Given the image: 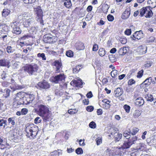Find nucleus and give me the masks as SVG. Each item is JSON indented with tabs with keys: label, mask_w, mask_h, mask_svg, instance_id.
<instances>
[{
	"label": "nucleus",
	"mask_w": 156,
	"mask_h": 156,
	"mask_svg": "<svg viewBox=\"0 0 156 156\" xmlns=\"http://www.w3.org/2000/svg\"><path fill=\"white\" fill-rule=\"evenodd\" d=\"M25 131L27 133V136L29 137L31 136L34 138L37 134L38 131V128L34 124H27L26 126Z\"/></svg>",
	"instance_id": "obj_1"
},
{
	"label": "nucleus",
	"mask_w": 156,
	"mask_h": 156,
	"mask_svg": "<svg viewBox=\"0 0 156 156\" xmlns=\"http://www.w3.org/2000/svg\"><path fill=\"white\" fill-rule=\"evenodd\" d=\"M38 67L36 64H32L24 67L23 70L27 73L30 75H34L37 72Z\"/></svg>",
	"instance_id": "obj_2"
},
{
	"label": "nucleus",
	"mask_w": 156,
	"mask_h": 156,
	"mask_svg": "<svg viewBox=\"0 0 156 156\" xmlns=\"http://www.w3.org/2000/svg\"><path fill=\"white\" fill-rule=\"evenodd\" d=\"M66 76L64 73H61L55 76H52L50 79L51 81L55 83H58L60 82L65 81Z\"/></svg>",
	"instance_id": "obj_3"
},
{
	"label": "nucleus",
	"mask_w": 156,
	"mask_h": 156,
	"mask_svg": "<svg viewBox=\"0 0 156 156\" xmlns=\"http://www.w3.org/2000/svg\"><path fill=\"white\" fill-rule=\"evenodd\" d=\"M35 11L36 12L37 16L36 17L37 21L40 22V24L44 25V21L42 20L43 16V11L40 6H38L34 9Z\"/></svg>",
	"instance_id": "obj_4"
},
{
	"label": "nucleus",
	"mask_w": 156,
	"mask_h": 156,
	"mask_svg": "<svg viewBox=\"0 0 156 156\" xmlns=\"http://www.w3.org/2000/svg\"><path fill=\"white\" fill-rule=\"evenodd\" d=\"M38 114L41 116L44 113L49 112L48 108L46 106L41 105L38 106Z\"/></svg>",
	"instance_id": "obj_5"
},
{
	"label": "nucleus",
	"mask_w": 156,
	"mask_h": 156,
	"mask_svg": "<svg viewBox=\"0 0 156 156\" xmlns=\"http://www.w3.org/2000/svg\"><path fill=\"white\" fill-rule=\"evenodd\" d=\"M38 86L40 88L44 89H47L50 87L49 83L45 80L39 82L38 84Z\"/></svg>",
	"instance_id": "obj_6"
},
{
	"label": "nucleus",
	"mask_w": 156,
	"mask_h": 156,
	"mask_svg": "<svg viewBox=\"0 0 156 156\" xmlns=\"http://www.w3.org/2000/svg\"><path fill=\"white\" fill-rule=\"evenodd\" d=\"M110 129L112 130L113 131V132L111 133L110 134L114 136L115 141L116 142L119 141L122 138V134L121 133H119L117 132H116L115 130H114L113 129Z\"/></svg>",
	"instance_id": "obj_7"
},
{
	"label": "nucleus",
	"mask_w": 156,
	"mask_h": 156,
	"mask_svg": "<svg viewBox=\"0 0 156 156\" xmlns=\"http://www.w3.org/2000/svg\"><path fill=\"white\" fill-rule=\"evenodd\" d=\"M12 32L16 34H20L21 32V30L19 25H16V22L13 23V25L12 26Z\"/></svg>",
	"instance_id": "obj_8"
},
{
	"label": "nucleus",
	"mask_w": 156,
	"mask_h": 156,
	"mask_svg": "<svg viewBox=\"0 0 156 156\" xmlns=\"http://www.w3.org/2000/svg\"><path fill=\"white\" fill-rule=\"evenodd\" d=\"M53 37L49 34H47L44 36L43 41L45 43H53Z\"/></svg>",
	"instance_id": "obj_9"
},
{
	"label": "nucleus",
	"mask_w": 156,
	"mask_h": 156,
	"mask_svg": "<svg viewBox=\"0 0 156 156\" xmlns=\"http://www.w3.org/2000/svg\"><path fill=\"white\" fill-rule=\"evenodd\" d=\"M53 66L56 67L55 72L56 73H58L60 72V69L62 68V63L58 60H55L53 63Z\"/></svg>",
	"instance_id": "obj_10"
},
{
	"label": "nucleus",
	"mask_w": 156,
	"mask_h": 156,
	"mask_svg": "<svg viewBox=\"0 0 156 156\" xmlns=\"http://www.w3.org/2000/svg\"><path fill=\"white\" fill-rule=\"evenodd\" d=\"M130 14V9L129 8H127L123 12L122 18L123 19H126L129 17Z\"/></svg>",
	"instance_id": "obj_11"
},
{
	"label": "nucleus",
	"mask_w": 156,
	"mask_h": 156,
	"mask_svg": "<svg viewBox=\"0 0 156 156\" xmlns=\"http://www.w3.org/2000/svg\"><path fill=\"white\" fill-rule=\"evenodd\" d=\"M75 47L78 50H83L85 48L84 44L81 42L76 43L75 44Z\"/></svg>",
	"instance_id": "obj_12"
},
{
	"label": "nucleus",
	"mask_w": 156,
	"mask_h": 156,
	"mask_svg": "<svg viewBox=\"0 0 156 156\" xmlns=\"http://www.w3.org/2000/svg\"><path fill=\"white\" fill-rule=\"evenodd\" d=\"M9 60L7 59H3L0 60V66L9 67Z\"/></svg>",
	"instance_id": "obj_13"
},
{
	"label": "nucleus",
	"mask_w": 156,
	"mask_h": 156,
	"mask_svg": "<svg viewBox=\"0 0 156 156\" xmlns=\"http://www.w3.org/2000/svg\"><path fill=\"white\" fill-rule=\"evenodd\" d=\"M24 93L23 92H20L17 93L14 98V100L21 101L22 98L24 97Z\"/></svg>",
	"instance_id": "obj_14"
},
{
	"label": "nucleus",
	"mask_w": 156,
	"mask_h": 156,
	"mask_svg": "<svg viewBox=\"0 0 156 156\" xmlns=\"http://www.w3.org/2000/svg\"><path fill=\"white\" fill-rule=\"evenodd\" d=\"M123 93L122 89L120 87L117 88L114 91L115 96L116 97H119L122 95Z\"/></svg>",
	"instance_id": "obj_15"
},
{
	"label": "nucleus",
	"mask_w": 156,
	"mask_h": 156,
	"mask_svg": "<svg viewBox=\"0 0 156 156\" xmlns=\"http://www.w3.org/2000/svg\"><path fill=\"white\" fill-rule=\"evenodd\" d=\"M42 117L44 121H48L50 119L51 115L49 112L44 113L42 115L40 116Z\"/></svg>",
	"instance_id": "obj_16"
},
{
	"label": "nucleus",
	"mask_w": 156,
	"mask_h": 156,
	"mask_svg": "<svg viewBox=\"0 0 156 156\" xmlns=\"http://www.w3.org/2000/svg\"><path fill=\"white\" fill-rule=\"evenodd\" d=\"M128 50L126 47H122L119 49L118 52L120 55H124L127 53Z\"/></svg>",
	"instance_id": "obj_17"
},
{
	"label": "nucleus",
	"mask_w": 156,
	"mask_h": 156,
	"mask_svg": "<svg viewBox=\"0 0 156 156\" xmlns=\"http://www.w3.org/2000/svg\"><path fill=\"white\" fill-rule=\"evenodd\" d=\"M135 103L136 105L141 106L144 104V101L142 98H139L135 100Z\"/></svg>",
	"instance_id": "obj_18"
},
{
	"label": "nucleus",
	"mask_w": 156,
	"mask_h": 156,
	"mask_svg": "<svg viewBox=\"0 0 156 156\" xmlns=\"http://www.w3.org/2000/svg\"><path fill=\"white\" fill-rule=\"evenodd\" d=\"M129 142L130 144L131 145L136 143V141H137V137L135 136L132 135L130 138L129 139Z\"/></svg>",
	"instance_id": "obj_19"
},
{
	"label": "nucleus",
	"mask_w": 156,
	"mask_h": 156,
	"mask_svg": "<svg viewBox=\"0 0 156 156\" xmlns=\"http://www.w3.org/2000/svg\"><path fill=\"white\" fill-rule=\"evenodd\" d=\"M135 39L138 40L140 39L142 37H143V34L142 31L140 30L139 31H136L135 33Z\"/></svg>",
	"instance_id": "obj_20"
},
{
	"label": "nucleus",
	"mask_w": 156,
	"mask_h": 156,
	"mask_svg": "<svg viewBox=\"0 0 156 156\" xmlns=\"http://www.w3.org/2000/svg\"><path fill=\"white\" fill-rule=\"evenodd\" d=\"M73 83L75 84V85L77 87H82L83 86V82H82L81 80H79L77 81L74 80L73 81Z\"/></svg>",
	"instance_id": "obj_21"
},
{
	"label": "nucleus",
	"mask_w": 156,
	"mask_h": 156,
	"mask_svg": "<svg viewBox=\"0 0 156 156\" xmlns=\"http://www.w3.org/2000/svg\"><path fill=\"white\" fill-rule=\"evenodd\" d=\"M147 4L149 5L148 7H149V9L154 8L156 6V3H154V0H148Z\"/></svg>",
	"instance_id": "obj_22"
},
{
	"label": "nucleus",
	"mask_w": 156,
	"mask_h": 156,
	"mask_svg": "<svg viewBox=\"0 0 156 156\" xmlns=\"http://www.w3.org/2000/svg\"><path fill=\"white\" fill-rule=\"evenodd\" d=\"M129 143V141H124L122 145H121L122 148L123 149L129 148L131 145Z\"/></svg>",
	"instance_id": "obj_23"
},
{
	"label": "nucleus",
	"mask_w": 156,
	"mask_h": 156,
	"mask_svg": "<svg viewBox=\"0 0 156 156\" xmlns=\"http://www.w3.org/2000/svg\"><path fill=\"white\" fill-rule=\"evenodd\" d=\"M131 135L132 134L131 133V130L130 129H129V131L128 130L125 131L123 134V136L127 139L130 138Z\"/></svg>",
	"instance_id": "obj_24"
},
{
	"label": "nucleus",
	"mask_w": 156,
	"mask_h": 156,
	"mask_svg": "<svg viewBox=\"0 0 156 156\" xmlns=\"http://www.w3.org/2000/svg\"><path fill=\"white\" fill-rule=\"evenodd\" d=\"M145 98L147 101H149L150 102L154 101V103H155L156 102V100H154L153 95L151 94H147Z\"/></svg>",
	"instance_id": "obj_25"
},
{
	"label": "nucleus",
	"mask_w": 156,
	"mask_h": 156,
	"mask_svg": "<svg viewBox=\"0 0 156 156\" xmlns=\"http://www.w3.org/2000/svg\"><path fill=\"white\" fill-rule=\"evenodd\" d=\"M147 9H148L150 10L149 7H144L141 9L140 11V15L141 17L143 16L147 12Z\"/></svg>",
	"instance_id": "obj_26"
},
{
	"label": "nucleus",
	"mask_w": 156,
	"mask_h": 156,
	"mask_svg": "<svg viewBox=\"0 0 156 156\" xmlns=\"http://www.w3.org/2000/svg\"><path fill=\"white\" fill-rule=\"evenodd\" d=\"M98 53L100 56L103 57L106 54L105 49L103 48H100L98 50Z\"/></svg>",
	"instance_id": "obj_27"
},
{
	"label": "nucleus",
	"mask_w": 156,
	"mask_h": 156,
	"mask_svg": "<svg viewBox=\"0 0 156 156\" xmlns=\"http://www.w3.org/2000/svg\"><path fill=\"white\" fill-rule=\"evenodd\" d=\"M16 120V119L14 117L9 118L8 119L9 123L11 124L13 126L15 124Z\"/></svg>",
	"instance_id": "obj_28"
},
{
	"label": "nucleus",
	"mask_w": 156,
	"mask_h": 156,
	"mask_svg": "<svg viewBox=\"0 0 156 156\" xmlns=\"http://www.w3.org/2000/svg\"><path fill=\"white\" fill-rule=\"evenodd\" d=\"M10 12V10L9 9H4L2 12V16L4 17H6L9 14Z\"/></svg>",
	"instance_id": "obj_29"
},
{
	"label": "nucleus",
	"mask_w": 156,
	"mask_h": 156,
	"mask_svg": "<svg viewBox=\"0 0 156 156\" xmlns=\"http://www.w3.org/2000/svg\"><path fill=\"white\" fill-rule=\"evenodd\" d=\"M147 12H146V15L145 16L146 18H150L153 15V12L151 10L150 8V10L148 9H147Z\"/></svg>",
	"instance_id": "obj_30"
},
{
	"label": "nucleus",
	"mask_w": 156,
	"mask_h": 156,
	"mask_svg": "<svg viewBox=\"0 0 156 156\" xmlns=\"http://www.w3.org/2000/svg\"><path fill=\"white\" fill-rule=\"evenodd\" d=\"M34 99V95H29V97L27 99V104H30V103H32Z\"/></svg>",
	"instance_id": "obj_31"
},
{
	"label": "nucleus",
	"mask_w": 156,
	"mask_h": 156,
	"mask_svg": "<svg viewBox=\"0 0 156 156\" xmlns=\"http://www.w3.org/2000/svg\"><path fill=\"white\" fill-rule=\"evenodd\" d=\"M7 125V121L6 120H4L3 119L0 120V127L3 126L4 128H5Z\"/></svg>",
	"instance_id": "obj_32"
},
{
	"label": "nucleus",
	"mask_w": 156,
	"mask_h": 156,
	"mask_svg": "<svg viewBox=\"0 0 156 156\" xmlns=\"http://www.w3.org/2000/svg\"><path fill=\"white\" fill-rule=\"evenodd\" d=\"M11 83L13 85L16 86V88L17 89H21L23 88L22 86H16V83L15 82L14 80L12 79L11 80Z\"/></svg>",
	"instance_id": "obj_33"
},
{
	"label": "nucleus",
	"mask_w": 156,
	"mask_h": 156,
	"mask_svg": "<svg viewBox=\"0 0 156 156\" xmlns=\"http://www.w3.org/2000/svg\"><path fill=\"white\" fill-rule=\"evenodd\" d=\"M64 4L68 8H70L72 5L70 0H68L66 2H64Z\"/></svg>",
	"instance_id": "obj_34"
},
{
	"label": "nucleus",
	"mask_w": 156,
	"mask_h": 156,
	"mask_svg": "<svg viewBox=\"0 0 156 156\" xmlns=\"http://www.w3.org/2000/svg\"><path fill=\"white\" fill-rule=\"evenodd\" d=\"M81 66L78 65L76 66L73 69V73H77L80 70Z\"/></svg>",
	"instance_id": "obj_35"
},
{
	"label": "nucleus",
	"mask_w": 156,
	"mask_h": 156,
	"mask_svg": "<svg viewBox=\"0 0 156 156\" xmlns=\"http://www.w3.org/2000/svg\"><path fill=\"white\" fill-rule=\"evenodd\" d=\"M109 58L110 61L112 62H114L116 60V58L113 55H109Z\"/></svg>",
	"instance_id": "obj_36"
},
{
	"label": "nucleus",
	"mask_w": 156,
	"mask_h": 156,
	"mask_svg": "<svg viewBox=\"0 0 156 156\" xmlns=\"http://www.w3.org/2000/svg\"><path fill=\"white\" fill-rule=\"evenodd\" d=\"M139 129L136 127L133 128L131 130V133L132 135L134 136L139 131Z\"/></svg>",
	"instance_id": "obj_37"
},
{
	"label": "nucleus",
	"mask_w": 156,
	"mask_h": 156,
	"mask_svg": "<svg viewBox=\"0 0 156 156\" xmlns=\"http://www.w3.org/2000/svg\"><path fill=\"white\" fill-rule=\"evenodd\" d=\"M37 56L39 58H41L43 60H46V57L44 53H39L37 54Z\"/></svg>",
	"instance_id": "obj_38"
},
{
	"label": "nucleus",
	"mask_w": 156,
	"mask_h": 156,
	"mask_svg": "<svg viewBox=\"0 0 156 156\" xmlns=\"http://www.w3.org/2000/svg\"><path fill=\"white\" fill-rule=\"evenodd\" d=\"M152 78L151 77H149L146 79L143 82V83L145 85H149L150 83L152 81Z\"/></svg>",
	"instance_id": "obj_39"
},
{
	"label": "nucleus",
	"mask_w": 156,
	"mask_h": 156,
	"mask_svg": "<svg viewBox=\"0 0 156 156\" xmlns=\"http://www.w3.org/2000/svg\"><path fill=\"white\" fill-rule=\"evenodd\" d=\"M118 73V71L116 70H114L111 73V75L113 78H115Z\"/></svg>",
	"instance_id": "obj_40"
},
{
	"label": "nucleus",
	"mask_w": 156,
	"mask_h": 156,
	"mask_svg": "<svg viewBox=\"0 0 156 156\" xmlns=\"http://www.w3.org/2000/svg\"><path fill=\"white\" fill-rule=\"evenodd\" d=\"M34 20V19L31 17L27 19V20L25 22V23H27V25L29 26L31 23H32L33 22Z\"/></svg>",
	"instance_id": "obj_41"
},
{
	"label": "nucleus",
	"mask_w": 156,
	"mask_h": 156,
	"mask_svg": "<svg viewBox=\"0 0 156 156\" xmlns=\"http://www.w3.org/2000/svg\"><path fill=\"white\" fill-rule=\"evenodd\" d=\"M141 114L140 111L138 110H135L133 114V116L134 118H136L139 117Z\"/></svg>",
	"instance_id": "obj_42"
},
{
	"label": "nucleus",
	"mask_w": 156,
	"mask_h": 156,
	"mask_svg": "<svg viewBox=\"0 0 156 156\" xmlns=\"http://www.w3.org/2000/svg\"><path fill=\"white\" fill-rule=\"evenodd\" d=\"M4 91H5L6 94H5V98H7L9 96L10 92V90L8 88L5 89L4 90Z\"/></svg>",
	"instance_id": "obj_43"
},
{
	"label": "nucleus",
	"mask_w": 156,
	"mask_h": 156,
	"mask_svg": "<svg viewBox=\"0 0 156 156\" xmlns=\"http://www.w3.org/2000/svg\"><path fill=\"white\" fill-rule=\"evenodd\" d=\"M140 50L142 54H145L147 52V47L144 46L143 47H141L140 48Z\"/></svg>",
	"instance_id": "obj_44"
},
{
	"label": "nucleus",
	"mask_w": 156,
	"mask_h": 156,
	"mask_svg": "<svg viewBox=\"0 0 156 156\" xmlns=\"http://www.w3.org/2000/svg\"><path fill=\"white\" fill-rule=\"evenodd\" d=\"M66 55L68 57H72L73 56V52L71 50L68 51L66 52Z\"/></svg>",
	"instance_id": "obj_45"
},
{
	"label": "nucleus",
	"mask_w": 156,
	"mask_h": 156,
	"mask_svg": "<svg viewBox=\"0 0 156 156\" xmlns=\"http://www.w3.org/2000/svg\"><path fill=\"white\" fill-rule=\"evenodd\" d=\"M6 50L8 53H12L14 51V50L13 49L12 47L10 46H8L7 47Z\"/></svg>",
	"instance_id": "obj_46"
},
{
	"label": "nucleus",
	"mask_w": 156,
	"mask_h": 156,
	"mask_svg": "<svg viewBox=\"0 0 156 156\" xmlns=\"http://www.w3.org/2000/svg\"><path fill=\"white\" fill-rule=\"evenodd\" d=\"M76 152L78 154H82L83 153L82 149L80 147L77 148L76 150Z\"/></svg>",
	"instance_id": "obj_47"
},
{
	"label": "nucleus",
	"mask_w": 156,
	"mask_h": 156,
	"mask_svg": "<svg viewBox=\"0 0 156 156\" xmlns=\"http://www.w3.org/2000/svg\"><path fill=\"white\" fill-rule=\"evenodd\" d=\"M18 101L15 100V101L14 102V106L15 107H18L19 105H21L22 103L21 102H19V101Z\"/></svg>",
	"instance_id": "obj_48"
},
{
	"label": "nucleus",
	"mask_w": 156,
	"mask_h": 156,
	"mask_svg": "<svg viewBox=\"0 0 156 156\" xmlns=\"http://www.w3.org/2000/svg\"><path fill=\"white\" fill-rule=\"evenodd\" d=\"M89 127L92 129H94L96 127V124L93 121L91 122L89 124Z\"/></svg>",
	"instance_id": "obj_49"
},
{
	"label": "nucleus",
	"mask_w": 156,
	"mask_h": 156,
	"mask_svg": "<svg viewBox=\"0 0 156 156\" xmlns=\"http://www.w3.org/2000/svg\"><path fill=\"white\" fill-rule=\"evenodd\" d=\"M25 4H32L35 2L36 0H23Z\"/></svg>",
	"instance_id": "obj_50"
},
{
	"label": "nucleus",
	"mask_w": 156,
	"mask_h": 156,
	"mask_svg": "<svg viewBox=\"0 0 156 156\" xmlns=\"http://www.w3.org/2000/svg\"><path fill=\"white\" fill-rule=\"evenodd\" d=\"M124 108L126 112L127 113L129 112L130 110V107L129 106L125 105L124 106Z\"/></svg>",
	"instance_id": "obj_51"
},
{
	"label": "nucleus",
	"mask_w": 156,
	"mask_h": 156,
	"mask_svg": "<svg viewBox=\"0 0 156 156\" xmlns=\"http://www.w3.org/2000/svg\"><path fill=\"white\" fill-rule=\"evenodd\" d=\"M144 71L143 69L141 70L140 71H139L137 73V77L138 78L141 77L143 74Z\"/></svg>",
	"instance_id": "obj_52"
},
{
	"label": "nucleus",
	"mask_w": 156,
	"mask_h": 156,
	"mask_svg": "<svg viewBox=\"0 0 156 156\" xmlns=\"http://www.w3.org/2000/svg\"><path fill=\"white\" fill-rule=\"evenodd\" d=\"M41 119L39 117H36L34 119V123L37 124L41 122Z\"/></svg>",
	"instance_id": "obj_53"
},
{
	"label": "nucleus",
	"mask_w": 156,
	"mask_h": 156,
	"mask_svg": "<svg viewBox=\"0 0 156 156\" xmlns=\"http://www.w3.org/2000/svg\"><path fill=\"white\" fill-rule=\"evenodd\" d=\"M28 110L26 108H23L21 110V112L22 115H25L28 112Z\"/></svg>",
	"instance_id": "obj_54"
},
{
	"label": "nucleus",
	"mask_w": 156,
	"mask_h": 156,
	"mask_svg": "<svg viewBox=\"0 0 156 156\" xmlns=\"http://www.w3.org/2000/svg\"><path fill=\"white\" fill-rule=\"evenodd\" d=\"M60 153L57 151H54L51 153V156H59Z\"/></svg>",
	"instance_id": "obj_55"
},
{
	"label": "nucleus",
	"mask_w": 156,
	"mask_h": 156,
	"mask_svg": "<svg viewBox=\"0 0 156 156\" xmlns=\"http://www.w3.org/2000/svg\"><path fill=\"white\" fill-rule=\"evenodd\" d=\"M107 19L108 21H112L114 20V17L112 15L109 14L107 16Z\"/></svg>",
	"instance_id": "obj_56"
},
{
	"label": "nucleus",
	"mask_w": 156,
	"mask_h": 156,
	"mask_svg": "<svg viewBox=\"0 0 156 156\" xmlns=\"http://www.w3.org/2000/svg\"><path fill=\"white\" fill-rule=\"evenodd\" d=\"M94 107L92 106H88L87 107L86 110L89 112H91L94 110Z\"/></svg>",
	"instance_id": "obj_57"
},
{
	"label": "nucleus",
	"mask_w": 156,
	"mask_h": 156,
	"mask_svg": "<svg viewBox=\"0 0 156 156\" xmlns=\"http://www.w3.org/2000/svg\"><path fill=\"white\" fill-rule=\"evenodd\" d=\"M25 16H23V14H21L18 16V20L19 21V22H20V21H21L22 20H24L23 17H25Z\"/></svg>",
	"instance_id": "obj_58"
},
{
	"label": "nucleus",
	"mask_w": 156,
	"mask_h": 156,
	"mask_svg": "<svg viewBox=\"0 0 156 156\" xmlns=\"http://www.w3.org/2000/svg\"><path fill=\"white\" fill-rule=\"evenodd\" d=\"M135 83V81L134 80L131 79L128 81V84L129 85H131L132 84Z\"/></svg>",
	"instance_id": "obj_59"
},
{
	"label": "nucleus",
	"mask_w": 156,
	"mask_h": 156,
	"mask_svg": "<svg viewBox=\"0 0 156 156\" xmlns=\"http://www.w3.org/2000/svg\"><path fill=\"white\" fill-rule=\"evenodd\" d=\"M131 29H127L125 31V34L128 35H130L131 34Z\"/></svg>",
	"instance_id": "obj_60"
},
{
	"label": "nucleus",
	"mask_w": 156,
	"mask_h": 156,
	"mask_svg": "<svg viewBox=\"0 0 156 156\" xmlns=\"http://www.w3.org/2000/svg\"><path fill=\"white\" fill-rule=\"evenodd\" d=\"M98 45L97 44H94L93 45L92 50L93 51H96L98 49Z\"/></svg>",
	"instance_id": "obj_61"
},
{
	"label": "nucleus",
	"mask_w": 156,
	"mask_h": 156,
	"mask_svg": "<svg viewBox=\"0 0 156 156\" xmlns=\"http://www.w3.org/2000/svg\"><path fill=\"white\" fill-rule=\"evenodd\" d=\"M93 96L92 92L90 91L86 95L87 97L89 98H92Z\"/></svg>",
	"instance_id": "obj_62"
},
{
	"label": "nucleus",
	"mask_w": 156,
	"mask_h": 156,
	"mask_svg": "<svg viewBox=\"0 0 156 156\" xmlns=\"http://www.w3.org/2000/svg\"><path fill=\"white\" fill-rule=\"evenodd\" d=\"M83 102L85 105H87L89 103V101L88 99H84L83 101Z\"/></svg>",
	"instance_id": "obj_63"
},
{
	"label": "nucleus",
	"mask_w": 156,
	"mask_h": 156,
	"mask_svg": "<svg viewBox=\"0 0 156 156\" xmlns=\"http://www.w3.org/2000/svg\"><path fill=\"white\" fill-rule=\"evenodd\" d=\"M97 112L98 115H101L102 114V111L101 109H98Z\"/></svg>",
	"instance_id": "obj_64"
}]
</instances>
